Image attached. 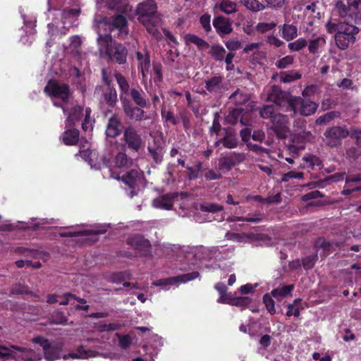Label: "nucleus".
Returning a JSON list of instances; mask_svg holds the SVG:
<instances>
[{
  "instance_id": "e433bc0d",
  "label": "nucleus",
  "mask_w": 361,
  "mask_h": 361,
  "mask_svg": "<svg viewBox=\"0 0 361 361\" xmlns=\"http://www.w3.org/2000/svg\"><path fill=\"white\" fill-rule=\"evenodd\" d=\"M89 142L86 140L85 144L82 145L83 149L82 148L79 151L80 156L82 157L84 159L88 161L89 164L93 167V161L97 157V154L95 152L90 151L89 149Z\"/></svg>"
},
{
  "instance_id": "aec40b11",
  "label": "nucleus",
  "mask_w": 361,
  "mask_h": 361,
  "mask_svg": "<svg viewBox=\"0 0 361 361\" xmlns=\"http://www.w3.org/2000/svg\"><path fill=\"white\" fill-rule=\"evenodd\" d=\"M213 25L219 35H228L233 30L231 22L228 18L224 17L215 18Z\"/></svg>"
},
{
  "instance_id": "a18cd8bd",
  "label": "nucleus",
  "mask_w": 361,
  "mask_h": 361,
  "mask_svg": "<svg viewBox=\"0 0 361 361\" xmlns=\"http://www.w3.org/2000/svg\"><path fill=\"white\" fill-rule=\"evenodd\" d=\"M211 54L216 60L222 61L226 56V50L223 47L216 45L212 47Z\"/></svg>"
},
{
  "instance_id": "dca6fc26",
  "label": "nucleus",
  "mask_w": 361,
  "mask_h": 361,
  "mask_svg": "<svg viewBox=\"0 0 361 361\" xmlns=\"http://www.w3.org/2000/svg\"><path fill=\"white\" fill-rule=\"evenodd\" d=\"M106 231V229L105 226H97L95 228L90 230L61 233L60 235L61 237H75L79 235L91 236V238H86V240H90L92 242H96L97 240V235L99 233H104Z\"/></svg>"
},
{
  "instance_id": "13d9d810",
  "label": "nucleus",
  "mask_w": 361,
  "mask_h": 361,
  "mask_svg": "<svg viewBox=\"0 0 361 361\" xmlns=\"http://www.w3.org/2000/svg\"><path fill=\"white\" fill-rule=\"evenodd\" d=\"M225 45L230 51H236L241 48V42L238 39H230L225 43Z\"/></svg>"
},
{
  "instance_id": "7c9ffc66",
  "label": "nucleus",
  "mask_w": 361,
  "mask_h": 361,
  "mask_svg": "<svg viewBox=\"0 0 361 361\" xmlns=\"http://www.w3.org/2000/svg\"><path fill=\"white\" fill-rule=\"evenodd\" d=\"M206 90L210 92H217L222 87V78L220 76H214L204 81Z\"/></svg>"
},
{
  "instance_id": "f257e3e1",
  "label": "nucleus",
  "mask_w": 361,
  "mask_h": 361,
  "mask_svg": "<svg viewBox=\"0 0 361 361\" xmlns=\"http://www.w3.org/2000/svg\"><path fill=\"white\" fill-rule=\"evenodd\" d=\"M361 0H341L336 3V8L338 15L346 18L347 23L338 24L337 32L346 35H356L359 30L350 23H359L361 18H359V6Z\"/></svg>"
},
{
  "instance_id": "052dcab7",
  "label": "nucleus",
  "mask_w": 361,
  "mask_h": 361,
  "mask_svg": "<svg viewBox=\"0 0 361 361\" xmlns=\"http://www.w3.org/2000/svg\"><path fill=\"white\" fill-rule=\"evenodd\" d=\"M276 25L274 23H259L257 25V30L260 32H265L272 30Z\"/></svg>"
},
{
  "instance_id": "20e7f679",
  "label": "nucleus",
  "mask_w": 361,
  "mask_h": 361,
  "mask_svg": "<svg viewBox=\"0 0 361 361\" xmlns=\"http://www.w3.org/2000/svg\"><path fill=\"white\" fill-rule=\"evenodd\" d=\"M97 42L102 54L105 53L109 59L119 64L126 62V49L122 44L113 42L111 35L99 34L97 37Z\"/></svg>"
},
{
  "instance_id": "69168bd1",
  "label": "nucleus",
  "mask_w": 361,
  "mask_h": 361,
  "mask_svg": "<svg viewBox=\"0 0 361 361\" xmlns=\"http://www.w3.org/2000/svg\"><path fill=\"white\" fill-rule=\"evenodd\" d=\"M334 115H335L334 112L327 113L325 115L319 117L316 120V123L319 124V125H322L325 123H327V122L330 121L334 117Z\"/></svg>"
},
{
  "instance_id": "ddd939ff",
  "label": "nucleus",
  "mask_w": 361,
  "mask_h": 361,
  "mask_svg": "<svg viewBox=\"0 0 361 361\" xmlns=\"http://www.w3.org/2000/svg\"><path fill=\"white\" fill-rule=\"evenodd\" d=\"M136 56L138 61V68L142 74V84H145L149 75V54L145 49H144L141 51H137Z\"/></svg>"
},
{
  "instance_id": "a19ab883",
  "label": "nucleus",
  "mask_w": 361,
  "mask_h": 361,
  "mask_svg": "<svg viewBox=\"0 0 361 361\" xmlns=\"http://www.w3.org/2000/svg\"><path fill=\"white\" fill-rule=\"evenodd\" d=\"M298 139L301 140L302 142L300 144H295V147L298 149H303L305 148L303 142L311 141L314 136L310 131L302 130L299 133L298 135H295Z\"/></svg>"
},
{
  "instance_id": "37998d69",
  "label": "nucleus",
  "mask_w": 361,
  "mask_h": 361,
  "mask_svg": "<svg viewBox=\"0 0 361 361\" xmlns=\"http://www.w3.org/2000/svg\"><path fill=\"white\" fill-rule=\"evenodd\" d=\"M300 301V299H295L292 304H289L288 305V310L286 312V315L288 317H298L300 315V308L299 307V303Z\"/></svg>"
},
{
  "instance_id": "412c9836",
  "label": "nucleus",
  "mask_w": 361,
  "mask_h": 361,
  "mask_svg": "<svg viewBox=\"0 0 361 361\" xmlns=\"http://www.w3.org/2000/svg\"><path fill=\"white\" fill-rule=\"evenodd\" d=\"M148 152L156 163H161L164 153V145L161 140H154V145H149L148 146Z\"/></svg>"
},
{
  "instance_id": "a878e982",
  "label": "nucleus",
  "mask_w": 361,
  "mask_h": 361,
  "mask_svg": "<svg viewBox=\"0 0 361 361\" xmlns=\"http://www.w3.org/2000/svg\"><path fill=\"white\" fill-rule=\"evenodd\" d=\"M114 166L121 169H127L133 165V161L127 157L126 154L118 153L113 160Z\"/></svg>"
},
{
  "instance_id": "e2e57ef3",
  "label": "nucleus",
  "mask_w": 361,
  "mask_h": 361,
  "mask_svg": "<svg viewBox=\"0 0 361 361\" xmlns=\"http://www.w3.org/2000/svg\"><path fill=\"white\" fill-rule=\"evenodd\" d=\"M153 73L154 74V82H160L162 79L161 65L160 63H155L153 64Z\"/></svg>"
},
{
  "instance_id": "4c0bfd02",
  "label": "nucleus",
  "mask_w": 361,
  "mask_h": 361,
  "mask_svg": "<svg viewBox=\"0 0 361 361\" xmlns=\"http://www.w3.org/2000/svg\"><path fill=\"white\" fill-rule=\"evenodd\" d=\"M229 99L231 102L236 105H243L250 100V97L247 94L241 92L238 90L231 95Z\"/></svg>"
},
{
  "instance_id": "bf43d9fd",
  "label": "nucleus",
  "mask_w": 361,
  "mask_h": 361,
  "mask_svg": "<svg viewBox=\"0 0 361 361\" xmlns=\"http://www.w3.org/2000/svg\"><path fill=\"white\" fill-rule=\"evenodd\" d=\"M237 143V139L231 135H227L223 140V145L227 148H234L236 147Z\"/></svg>"
},
{
  "instance_id": "4d7b16f0",
  "label": "nucleus",
  "mask_w": 361,
  "mask_h": 361,
  "mask_svg": "<svg viewBox=\"0 0 361 361\" xmlns=\"http://www.w3.org/2000/svg\"><path fill=\"white\" fill-rule=\"evenodd\" d=\"M205 178L209 180H218L221 178V173L219 170L214 171L213 169H208L204 174Z\"/></svg>"
},
{
  "instance_id": "5701e85b",
  "label": "nucleus",
  "mask_w": 361,
  "mask_h": 361,
  "mask_svg": "<svg viewBox=\"0 0 361 361\" xmlns=\"http://www.w3.org/2000/svg\"><path fill=\"white\" fill-rule=\"evenodd\" d=\"M98 353L92 350H85L83 346H80L76 353H71L64 355L62 357L64 360L71 359H87L89 357H96Z\"/></svg>"
},
{
  "instance_id": "9b49d317",
  "label": "nucleus",
  "mask_w": 361,
  "mask_h": 361,
  "mask_svg": "<svg viewBox=\"0 0 361 361\" xmlns=\"http://www.w3.org/2000/svg\"><path fill=\"white\" fill-rule=\"evenodd\" d=\"M292 95L283 92L279 87L273 86L268 92L267 99L281 108L288 109Z\"/></svg>"
},
{
  "instance_id": "39448f33",
  "label": "nucleus",
  "mask_w": 361,
  "mask_h": 361,
  "mask_svg": "<svg viewBox=\"0 0 361 361\" xmlns=\"http://www.w3.org/2000/svg\"><path fill=\"white\" fill-rule=\"evenodd\" d=\"M44 92L54 99V105L61 107L63 113L66 114L63 104L68 102L70 97L69 86L56 80H49L44 87Z\"/></svg>"
},
{
  "instance_id": "bb28decb",
  "label": "nucleus",
  "mask_w": 361,
  "mask_h": 361,
  "mask_svg": "<svg viewBox=\"0 0 361 361\" xmlns=\"http://www.w3.org/2000/svg\"><path fill=\"white\" fill-rule=\"evenodd\" d=\"M126 24L127 20L126 18L121 15H118L112 20V28L118 30V36L123 37L128 34Z\"/></svg>"
},
{
  "instance_id": "49530a36",
  "label": "nucleus",
  "mask_w": 361,
  "mask_h": 361,
  "mask_svg": "<svg viewBox=\"0 0 361 361\" xmlns=\"http://www.w3.org/2000/svg\"><path fill=\"white\" fill-rule=\"evenodd\" d=\"M272 295L271 294H265L263 297V302L266 306L267 311L271 314H274L276 313L274 301L272 298Z\"/></svg>"
},
{
  "instance_id": "c756f323",
  "label": "nucleus",
  "mask_w": 361,
  "mask_h": 361,
  "mask_svg": "<svg viewBox=\"0 0 361 361\" xmlns=\"http://www.w3.org/2000/svg\"><path fill=\"white\" fill-rule=\"evenodd\" d=\"M294 288L293 285L282 286L271 290V295L276 300L281 301L284 298L290 295Z\"/></svg>"
},
{
  "instance_id": "2f4dec72",
  "label": "nucleus",
  "mask_w": 361,
  "mask_h": 361,
  "mask_svg": "<svg viewBox=\"0 0 361 361\" xmlns=\"http://www.w3.org/2000/svg\"><path fill=\"white\" fill-rule=\"evenodd\" d=\"M215 7L226 14H231L237 11L236 4L232 0H218Z\"/></svg>"
},
{
  "instance_id": "c9c22d12",
  "label": "nucleus",
  "mask_w": 361,
  "mask_h": 361,
  "mask_svg": "<svg viewBox=\"0 0 361 361\" xmlns=\"http://www.w3.org/2000/svg\"><path fill=\"white\" fill-rule=\"evenodd\" d=\"M280 82L289 83L301 78V74L295 70L281 72L279 75Z\"/></svg>"
},
{
  "instance_id": "5fc2aeb1",
  "label": "nucleus",
  "mask_w": 361,
  "mask_h": 361,
  "mask_svg": "<svg viewBox=\"0 0 361 361\" xmlns=\"http://www.w3.org/2000/svg\"><path fill=\"white\" fill-rule=\"evenodd\" d=\"M200 209L203 212H216L218 211H221L223 209V207L221 205L214 204V203H210V204H202L200 206Z\"/></svg>"
},
{
  "instance_id": "f704fd0d",
  "label": "nucleus",
  "mask_w": 361,
  "mask_h": 361,
  "mask_svg": "<svg viewBox=\"0 0 361 361\" xmlns=\"http://www.w3.org/2000/svg\"><path fill=\"white\" fill-rule=\"evenodd\" d=\"M62 140L67 145H75L79 140L78 130L74 128L66 130L62 135Z\"/></svg>"
},
{
  "instance_id": "2eb2a0df",
  "label": "nucleus",
  "mask_w": 361,
  "mask_h": 361,
  "mask_svg": "<svg viewBox=\"0 0 361 361\" xmlns=\"http://www.w3.org/2000/svg\"><path fill=\"white\" fill-rule=\"evenodd\" d=\"M348 131L341 127H333L327 130L324 135L327 139L326 143L329 146H336L339 143V140L347 137Z\"/></svg>"
},
{
  "instance_id": "473e14b6",
  "label": "nucleus",
  "mask_w": 361,
  "mask_h": 361,
  "mask_svg": "<svg viewBox=\"0 0 361 361\" xmlns=\"http://www.w3.org/2000/svg\"><path fill=\"white\" fill-rule=\"evenodd\" d=\"M184 39L187 45L193 44L196 45L200 50H204L209 47V44L207 42L195 35L188 34L185 35Z\"/></svg>"
},
{
  "instance_id": "603ef678",
  "label": "nucleus",
  "mask_w": 361,
  "mask_h": 361,
  "mask_svg": "<svg viewBox=\"0 0 361 361\" xmlns=\"http://www.w3.org/2000/svg\"><path fill=\"white\" fill-rule=\"evenodd\" d=\"M274 112V105H265L260 109L259 114L263 118L272 119L273 116L275 115Z\"/></svg>"
},
{
  "instance_id": "8fccbe9b",
  "label": "nucleus",
  "mask_w": 361,
  "mask_h": 361,
  "mask_svg": "<svg viewBox=\"0 0 361 361\" xmlns=\"http://www.w3.org/2000/svg\"><path fill=\"white\" fill-rule=\"evenodd\" d=\"M106 6L109 9L121 11L124 9V3L121 0H109L106 3Z\"/></svg>"
},
{
  "instance_id": "338daca9",
  "label": "nucleus",
  "mask_w": 361,
  "mask_h": 361,
  "mask_svg": "<svg viewBox=\"0 0 361 361\" xmlns=\"http://www.w3.org/2000/svg\"><path fill=\"white\" fill-rule=\"evenodd\" d=\"M258 286L257 283L251 284L247 283L240 286V292L243 294H248L254 291V290Z\"/></svg>"
},
{
  "instance_id": "c03bdc74",
  "label": "nucleus",
  "mask_w": 361,
  "mask_h": 361,
  "mask_svg": "<svg viewBox=\"0 0 361 361\" xmlns=\"http://www.w3.org/2000/svg\"><path fill=\"white\" fill-rule=\"evenodd\" d=\"M302 159L307 164V166L312 169L314 166L321 167L322 166V161L315 155L307 154L304 156Z\"/></svg>"
},
{
  "instance_id": "79ce46f5",
  "label": "nucleus",
  "mask_w": 361,
  "mask_h": 361,
  "mask_svg": "<svg viewBox=\"0 0 361 361\" xmlns=\"http://www.w3.org/2000/svg\"><path fill=\"white\" fill-rule=\"evenodd\" d=\"M161 116L166 122H169L173 125H177L180 123V113L175 116L173 112L162 109Z\"/></svg>"
},
{
  "instance_id": "b1692460",
  "label": "nucleus",
  "mask_w": 361,
  "mask_h": 361,
  "mask_svg": "<svg viewBox=\"0 0 361 361\" xmlns=\"http://www.w3.org/2000/svg\"><path fill=\"white\" fill-rule=\"evenodd\" d=\"M128 95H130L133 101L138 106L145 108L147 106L148 99H147L146 94L142 89L132 88Z\"/></svg>"
},
{
  "instance_id": "3c124183",
  "label": "nucleus",
  "mask_w": 361,
  "mask_h": 361,
  "mask_svg": "<svg viewBox=\"0 0 361 361\" xmlns=\"http://www.w3.org/2000/svg\"><path fill=\"white\" fill-rule=\"evenodd\" d=\"M294 59L292 56H286L278 60L275 65L279 68H286L293 63Z\"/></svg>"
},
{
  "instance_id": "c85d7f7f",
  "label": "nucleus",
  "mask_w": 361,
  "mask_h": 361,
  "mask_svg": "<svg viewBox=\"0 0 361 361\" xmlns=\"http://www.w3.org/2000/svg\"><path fill=\"white\" fill-rule=\"evenodd\" d=\"M117 83L121 90L120 99L123 102V100H128L127 96L129 94L130 89L129 87V84L126 79L121 74L116 73L115 75Z\"/></svg>"
},
{
  "instance_id": "393cba45",
  "label": "nucleus",
  "mask_w": 361,
  "mask_h": 361,
  "mask_svg": "<svg viewBox=\"0 0 361 361\" xmlns=\"http://www.w3.org/2000/svg\"><path fill=\"white\" fill-rule=\"evenodd\" d=\"M355 35H346L343 32L336 33L335 35V40L336 45L341 49H345L350 44H353L355 42Z\"/></svg>"
},
{
  "instance_id": "0eeeda50",
  "label": "nucleus",
  "mask_w": 361,
  "mask_h": 361,
  "mask_svg": "<svg viewBox=\"0 0 361 361\" xmlns=\"http://www.w3.org/2000/svg\"><path fill=\"white\" fill-rule=\"evenodd\" d=\"M318 108V104L307 99L292 96L286 111H292L293 116L299 114L304 116L314 114Z\"/></svg>"
},
{
  "instance_id": "ea45409f",
  "label": "nucleus",
  "mask_w": 361,
  "mask_h": 361,
  "mask_svg": "<svg viewBox=\"0 0 361 361\" xmlns=\"http://www.w3.org/2000/svg\"><path fill=\"white\" fill-rule=\"evenodd\" d=\"M326 44V40L322 37H319L310 42L308 49L310 53L315 54L319 51Z\"/></svg>"
},
{
  "instance_id": "7ed1b4c3",
  "label": "nucleus",
  "mask_w": 361,
  "mask_h": 361,
  "mask_svg": "<svg viewBox=\"0 0 361 361\" xmlns=\"http://www.w3.org/2000/svg\"><path fill=\"white\" fill-rule=\"evenodd\" d=\"M42 356L32 349L17 345H0V361H40Z\"/></svg>"
},
{
  "instance_id": "f8f14e48",
  "label": "nucleus",
  "mask_w": 361,
  "mask_h": 361,
  "mask_svg": "<svg viewBox=\"0 0 361 361\" xmlns=\"http://www.w3.org/2000/svg\"><path fill=\"white\" fill-rule=\"evenodd\" d=\"M125 142L128 148L137 152L142 145L140 135L133 127H128L123 133Z\"/></svg>"
},
{
  "instance_id": "58836bf2",
  "label": "nucleus",
  "mask_w": 361,
  "mask_h": 361,
  "mask_svg": "<svg viewBox=\"0 0 361 361\" xmlns=\"http://www.w3.org/2000/svg\"><path fill=\"white\" fill-rule=\"evenodd\" d=\"M241 3L253 12H258L266 8V6L258 0H241Z\"/></svg>"
},
{
  "instance_id": "6e6552de",
  "label": "nucleus",
  "mask_w": 361,
  "mask_h": 361,
  "mask_svg": "<svg viewBox=\"0 0 361 361\" xmlns=\"http://www.w3.org/2000/svg\"><path fill=\"white\" fill-rule=\"evenodd\" d=\"M32 342L39 344L42 348L44 357L47 361H54L61 357L63 343L51 344L49 340L42 336L32 338Z\"/></svg>"
},
{
  "instance_id": "423d86ee",
  "label": "nucleus",
  "mask_w": 361,
  "mask_h": 361,
  "mask_svg": "<svg viewBox=\"0 0 361 361\" xmlns=\"http://www.w3.org/2000/svg\"><path fill=\"white\" fill-rule=\"evenodd\" d=\"M91 109L89 107L84 110L80 106L74 107L68 114L66 122V128H71L76 122H82V128L85 132L90 133L92 129V119L90 117Z\"/></svg>"
},
{
  "instance_id": "f3484780",
  "label": "nucleus",
  "mask_w": 361,
  "mask_h": 361,
  "mask_svg": "<svg viewBox=\"0 0 361 361\" xmlns=\"http://www.w3.org/2000/svg\"><path fill=\"white\" fill-rule=\"evenodd\" d=\"M177 197L176 193L160 195L152 200V206L159 209L170 210L172 209L174 199Z\"/></svg>"
},
{
  "instance_id": "4be33fe9",
  "label": "nucleus",
  "mask_w": 361,
  "mask_h": 361,
  "mask_svg": "<svg viewBox=\"0 0 361 361\" xmlns=\"http://www.w3.org/2000/svg\"><path fill=\"white\" fill-rule=\"evenodd\" d=\"M274 129L277 132L286 133L289 130L288 116L281 114H275L271 121Z\"/></svg>"
},
{
  "instance_id": "cd10ccee",
  "label": "nucleus",
  "mask_w": 361,
  "mask_h": 361,
  "mask_svg": "<svg viewBox=\"0 0 361 361\" xmlns=\"http://www.w3.org/2000/svg\"><path fill=\"white\" fill-rule=\"evenodd\" d=\"M121 122L118 118L114 116H112L108 123L107 128L106 130V134L108 137H114L119 135L121 132Z\"/></svg>"
},
{
  "instance_id": "680f3d73",
  "label": "nucleus",
  "mask_w": 361,
  "mask_h": 361,
  "mask_svg": "<svg viewBox=\"0 0 361 361\" xmlns=\"http://www.w3.org/2000/svg\"><path fill=\"white\" fill-rule=\"evenodd\" d=\"M116 335L119 338V345L122 348L126 349L127 348H128L130 346V345L132 343V339L130 337V336H128V335L121 336L118 334Z\"/></svg>"
},
{
  "instance_id": "774afa93",
  "label": "nucleus",
  "mask_w": 361,
  "mask_h": 361,
  "mask_svg": "<svg viewBox=\"0 0 361 361\" xmlns=\"http://www.w3.org/2000/svg\"><path fill=\"white\" fill-rule=\"evenodd\" d=\"M200 23L206 31L210 30V16L207 14L202 16L200 18Z\"/></svg>"
},
{
  "instance_id": "6ab92c4d",
  "label": "nucleus",
  "mask_w": 361,
  "mask_h": 361,
  "mask_svg": "<svg viewBox=\"0 0 361 361\" xmlns=\"http://www.w3.org/2000/svg\"><path fill=\"white\" fill-rule=\"evenodd\" d=\"M243 159L242 155H235L230 157H224L219 159V170L221 173H226L229 171L237 162H240Z\"/></svg>"
},
{
  "instance_id": "864d4df0",
  "label": "nucleus",
  "mask_w": 361,
  "mask_h": 361,
  "mask_svg": "<svg viewBox=\"0 0 361 361\" xmlns=\"http://www.w3.org/2000/svg\"><path fill=\"white\" fill-rule=\"evenodd\" d=\"M318 259L317 255H310L302 260L303 267L305 269H312Z\"/></svg>"
},
{
  "instance_id": "f03ea898",
  "label": "nucleus",
  "mask_w": 361,
  "mask_h": 361,
  "mask_svg": "<svg viewBox=\"0 0 361 361\" xmlns=\"http://www.w3.org/2000/svg\"><path fill=\"white\" fill-rule=\"evenodd\" d=\"M138 20L146 27L147 32L156 38L161 35L159 31L160 19L157 16V4L153 0H147L139 4L136 9Z\"/></svg>"
},
{
  "instance_id": "1a4fd4ad",
  "label": "nucleus",
  "mask_w": 361,
  "mask_h": 361,
  "mask_svg": "<svg viewBox=\"0 0 361 361\" xmlns=\"http://www.w3.org/2000/svg\"><path fill=\"white\" fill-rule=\"evenodd\" d=\"M123 180L130 189L128 195L133 197L137 194L140 186L143 185L144 178L140 171L133 169L123 176Z\"/></svg>"
},
{
  "instance_id": "a211bd4d",
  "label": "nucleus",
  "mask_w": 361,
  "mask_h": 361,
  "mask_svg": "<svg viewBox=\"0 0 361 361\" xmlns=\"http://www.w3.org/2000/svg\"><path fill=\"white\" fill-rule=\"evenodd\" d=\"M127 243L135 250L141 252H147L150 245L147 240L138 235L129 237Z\"/></svg>"
},
{
  "instance_id": "09e8293b",
  "label": "nucleus",
  "mask_w": 361,
  "mask_h": 361,
  "mask_svg": "<svg viewBox=\"0 0 361 361\" xmlns=\"http://www.w3.org/2000/svg\"><path fill=\"white\" fill-rule=\"evenodd\" d=\"M306 45L307 41L304 38H299L295 42L289 43L288 47L293 51H298L306 47Z\"/></svg>"
},
{
  "instance_id": "72a5a7b5",
  "label": "nucleus",
  "mask_w": 361,
  "mask_h": 361,
  "mask_svg": "<svg viewBox=\"0 0 361 361\" xmlns=\"http://www.w3.org/2000/svg\"><path fill=\"white\" fill-rule=\"evenodd\" d=\"M280 30L282 37L286 41L292 40L298 36V28L293 25L284 24Z\"/></svg>"
},
{
  "instance_id": "9d476101",
  "label": "nucleus",
  "mask_w": 361,
  "mask_h": 361,
  "mask_svg": "<svg viewBox=\"0 0 361 361\" xmlns=\"http://www.w3.org/2000/svg\"><path fill=\"white\" fill-rule=\"evenodd\" d=\"M198 276L199 273L197 271H193L178 276L159 279L158 281H154L152 283V286H160L164 290H168L170 286H173L177 283H185L192 281Z\"/></svg>"
},
{
  "instance_id": "0e129e2a",
  "label": "nucleus",
  "mask_w": 361,
  "mask_h": 361,
  "mask_svg": "<svg viewBox=\"0 0 361 361\" xmlns=\"http://www.w3.org/2000/svg\"><path fill=\"white\" fill-rule=\"evenodd\" d=\"M106 102L111 106L114 105L117 100V94L115 90H110L108 93L104 95Z\"/></svg>"
},
{
  "instance_id": "6e6d98bb",
  "label": "nucleus",
  "mask_w": 361,
  "mask_h": 361,
  "mask_svg": "<svg viewBox=\"0 0 361 361\" xmlns=\"http://www.w3.org/2000/svg\"><path fill=\"white\" fill-rule=\"evenodd\" d=\"M291 178L302 179L303 178V173L295 172V171H291L286 173L283 174L281 180L283 182H288Z\"/></svg>"
},
{
  "instance_id": "4468645a",
  "label": "nucleus",
  "mask_w": 361,
  "mask_h": 361,
  "mask_svg": "<svg viewBox=\"0 0 361 361\" xmlns=\"http://www.w3.org/2000/svg\"><path fill=\"white\" fill-rule=\"evenodd\" d=\"M126 115L130 119L140 121L147 120L149 117L141 107L134 106L128 100H123L122 102Z\"/></svg>"
},
{
  "instance_id": "de8ad7c7",
  "label": "nucleus",
  "mask_w": 361,
  "mask_h": 361,
  "mask_svg": "<svg viewBox=\"0 0 361 361\" xmlns=\"http://www.w3.org/2000/svg\"><path fill=\"white\" fill-rule=\"evenodd\" d=\"M251 302V299L248 297H233L231 305L246 307Z\"/></svg>"
}]
</instances>
